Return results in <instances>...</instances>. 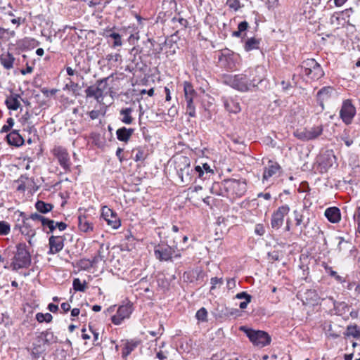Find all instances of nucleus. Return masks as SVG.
I'll return each instance as SVG.
<instances>
[{"instance_id": "nucleus-1", "label": "nucleus", "mask_w": 360, "mask_h": 360, "mask_svg": "<svg viewBox=\"0 0 360 360\" xmlns=\"http://www.w3.org/2000/svg\"><path fill=\"white\" fill-rule=\"evenodd\" d=\"M15 251L9 263V268L13 271L28 269L31 265V254L25 243H19L15 246Z\"/></svg>"}, {"instance_id": "nucleus-2", "label": "nucleus", "mask_w": 360, "mask_h": 360, "mask_svg": "<svg viewBox=\"0 0 360 360\" xmlns=\"http://www.w3.org/2000/svg\"><path fill=\"white\" fill-rule=\"evenodd\" d=\"M188 246H179L174 240V244L170 246L166 243H159L154 247V255L160 262L171 261L172 257L180 258L181 252L186 250Z\"/></svg>"}, {"instance_id": "nucleus-3", "label": "nucleus", "mask_w": 360, "mask_h": 360, "mask_svg": "<svg viewBox=\"0 0 360 360\" xmlns=\"http://www.w3.org/2000/svg\"><path fill=\"white\" fill-rule=\"evenodd\" d=\"M191 159L184 155L174 157V166L181 182L186 184H191L195 179L194 169L191 165Z\"/></svg>"}, {"instance_id": "nucleus-4", "label": "nucleus", "mask_w": 360, "mask_h": 360, "mask_svg": "<svg viewBox=\"0 0 360 360\" xmlns=\"http://www.w3.org/2000/svg\"><path fill=\"white\" fill-rule=\"evenodd\" d=\"M263 80L262 76H255L252 81H250L245 74L228 75L225 77V83L240 91H247L250 86H255L256 84Z\"/></svg>"}, {"instance_id": "nucleus-5", "label": "nucleus", "mask_w": 360, "mask_h": 360, "mask_svg": "<svg viewBox=\"0 0 360 360\" xmlns=\"http://www.w3.org/2000/svg\"><path fill=\"white\" fill-rule=\"evenodd\" d=\"M224 188L226 197L231 200H235L237 198L243 197L247 191V182L244 179H224Z\"/></svg>"}, {"instance_id": "nucleus-6", "label": "nucleus", "mask_w": 360, "mask_h": 360, "mask_svg": "<svg viewBox=\"0 0 360 360\" xmlns=\"http://www.w3.org/2000/svg\"><path fill=\"white\" fill-rule=\"evenodd\" d=\"M107 79L97 80L94 85L89 86L84 91L86 98H94L98 104L104 105L103 100L107 95Z\"/></svg>"}, {"instance_id": "nucleus-7", "label": "nucleus", "mask_w": 360, "mask_h": 360, "mask_svg": "<svg viewBox=\"0 0 360 360\" xmlns=\"http://www.w3.org/2000/svg\"><path fill=\"white\" fill-rule=\"evenodd\" d=\"M240 60V56L228 49L222 50L218 56L219 65L227 70H236Z\"/></svg>"}, {"instance_id": "nucleus-8", "label": "nucleus", "mask_w": 360, "mask_h": 360, "mask_svg": "<svg viewBox=\"0 0 360 360\" xmlns=\"http://www.w3.org/2000/svg\"><path fill=\"white\" fill-rule=\"evenodd\" d=\"M240 330L243 331L248 337L250 341L258 347H264L271 342V337L269 334L262 330H255L245 327H240Z\"/></svg>"}, {"instance_id": "nucleus-9", "label": "nucleus", "mask_w": 360, "mask_h": 360, "mask_svg": "<svg viewBox=\"0 0 360 360\" xmlns=\"http://www.w3.org/2000/svg\"><path fill=\"white\" fill-rule=\"evenodd\" d=\"M300 68L302 74L313 80H317L324 75L321 65L313 58L304 60Z\"/></svg>"}, {"instance_id": "nucleus-10", "label": "nucleus", "mask_w": 360, "mask_h": 360, "mask_svg": "<svg viewBox=\"0 0 360 360\" xmlns=\"http://www.w3.org/2000/svg\"><path fill=\"white\" fill-rule=\"evenodd\" d=\"M51 153L65 173L71 171L72 162L69 153L65 148L61 146H55Z\"/></svg>"}, {"instance_id": "nucleus-11", "label": "nucleus", "mask_w": 360, "mask_h": 360, "mask_svg": "<svg viewBox=\"0 0 360 360\" xmlns=\"http://www.w3.org/2000/svg\"><path fill=\"white\" fill-rule=\"evenodd\" d=\"M354 10L352 7L346 8L343 11L335 12L330 18L332 25H336L341 27L352 26L350 22L351 15L354 13Z\"/></svg>"}, {"instance_id": "nucleus-12", "label": "nucleus", "mask_w": 360, "mask_h": 360, "mask_svg": "<svg viewBox=\"0 0 360 360\" xmlns=\"http://www.w3.org/2000/svg\"><path fill=\"white\" fill-rule=\"evenodd\" d=\"M356 114V107L351 99H346L342 101L341 108L340 110V117L346 124H352Z\"/></svg>"}, {"instance_id": "nucleus-13", "label": "nucleus", "mask_w": 360, "mask_h": 360, "mask_svg": "<svg viewBox=\"0 0 360 360\" xmlns=\"http://www.w3.org/2000/svg\"><path fill=\"white\" fill-rule=\"evenodd\" d=\"M134 311L133 304L130 302L120 305L116 314L111 317V321L114 325H120L125 319H129Z\"/></svg>"}, {"instance_id": "nucleus-14", "label": "nucleus", "mask_w": 360, "mask_h": 360, "mask_svg": "<svg viewBox=\"0 0 360 360\" xmlns=\"http://www.w3.org/2000/svg\"><path fill=\"white\" fill-rule=\"evenodd\" d=\"M101 217L107 224L113 229H117L121 226V219L117 212L106 205L101 207Z\"/></svg>"}, {"instance_id": "nucleus-15", "label": "nucleus", "mask_w": 360, "mask_h": 360, "mask_svg": "<svg viewBox=\"0 0 360 360\" xmlns=\"http://www.w3.org/2000/svg\"><path fill=\"white\" fill-rule=\"evenodd\" d=\"M282 172V167L278 162L274 160H269L263 169L262 181H268L271 178L278 177Z\"/></svg>"}, {"instance_id": "nucleus-16", "label": "nucleus", "mask_w": 360, "mask_h": 360, "mask_svg": "<svg viewBox=\"0 0 360 360\" xmlns=\"http://www.w3.org/2000/svg\"><path fill=\"white\" fill-rule=\"evenodd\" d=\"M290 207L288 205H283L278 207L272 214L271 219V226L274 229H280L284 221V217L290 212Z\"/></svg>"}, {"instance_id": "nucleus-17", "label": "nucleus", "mask_w": 360, "mask_h": 360, "mask_svg": "<svg viewBox=\"0 0 360 360\" xmlns=\"http://www.w3.org/2000/svg\"><path fill=\"white\" fill-rule=\"evenodd\" d=\"M19 215L22 218V224L20 227L21 234L27 238V242L30 245H32V238L36 235V230L28 221L29 218L23 212H19Z\"/></svg>"}, {"instance_id": "nucleus-18", "label": "nucleus", "mask_w": 360, "mask_h": 360, "mask_svg": "<svg viewBox=\"0 0 360 360\" xmlns=\"http://www.w3.org/2000/svg\"><path fill=\"white\" fill-rule=\"evenodd\" d=\"M323 133L322 126L305 129L303 131L295 134V136L302 141H309L318 138Z\"/></svg>"}, {"instance_id": "nucleus-19", "label": "nucleus", "mask_w": 360, "mask_h": 360, "mask_svg": "<svg viewBox=\"0 0 360 360\" xmlns=\"http://www.w3.org/2000/svg\"><path fill=\"white\" fill-rule=\"evenodd\" d=\"M221 102L226 110L229 113L237 114L241 110L239 99L236 96H223Z\"/></svg>"}, {"instance_id": "nucleus-20", "label": "nucleus", "mask_w": 360, "mask_h": 360, "mask_svg": "<svg viewBox=\"0 0 360 360\" xmlns=\"http://www.w3.org/2000/svg\"><path fill=\"white\" fill-rule=\"evenodd\" d=\"M65 238L60 236H51L49 238V255H55L60 252L64 247Z\"/></svg>"}, {"instance_id": "nucleus-21", "label": "nucleus", "mask_w": 360, "mask_h": 360, "mask_svg": "<svg viewBox=\"0 0 360 360\" xmlns=\"http://www.w3.org/2000/svg\"><path fill=\"white\" fill-rule=\"evenodd\" d=\"M18 184L17 190L21 192L30 191L34 189L35 186L34 179L26 176H21L18 180Z\"/></svg>"}, {"instance_id": "nucleus-22", "label": "nucleus", "mask_w": 360, "mask_h": 360, "mask_svg": "<svg viewBox=\"0 0 360 360\" xmlns=\"http://www.w3.org/2000/svg\"><path fill=\"white\" fill-rule=\"evenodd\" d=\"M15 57L9 51H4L0 55V64L7 70L13 68Z\"/></svg>"}, {"instance_id": "nucleus-23", "label": "nucleus", "mask_w": 360, "mask_h": 360, "mask_svg": "<svg viewBox=\"0 0 360 360\" xmlns=\"http://www.w3.org/2000/svg\"><path fill=\"white\" fill-rule=\"evenodd\" d=\"M94 224L90 221L86 215H79L78 217V228L84 233H90L94 231Z\"/></svg>"}, {"instance_id": "nucleus-24", "label": "nucleus", "mask_w": 360, "mask_h": 360, "mask_svg": "<svg viewBox=\"0 0 360 360\" xmlns=\"http://www.w3.org/2000/svg\"><path fill=\"white\" fill-rule=\"evenodd\" d=\"M134 132V129L122 127L116 131L117 139L120 141L127 143Z\"/></svg>"}, {"instance_id": "nucleus-25", "label": "nucleus", "mask_w": 360, "mask_h": 360, "mask_svg": "<svg viewBox=\"0 0 360 360\" xmlns=\"http://www.w3.org/2000/svg\"><path fill=\"white\" fill-rule=\"evenodd\" d=\"M325 216L331 223H338L341 219L340 211L336 207L327 208L325 211Z\"/></svg>"}, {"instance_id": "nucleus-26", "label": "nucleus", "mask_w": 360, "mask_h": 360, "mask_svg": "<svg viewBox=\"0 0 360 360\" xmlns=\"http://www.w3.org/2000/svg\"><path fill=\"white\" fill-rule=\"evenodd\" d=\"M20 96L16 94H11L7 96L5 104L9 110H16L20 106Z\"/></svg>"}, {"instance_id": "nucleus-27", "label": "nucleus", "mask_w": 360, "mask_h": 360, "mask_svg": "<svg viewBox=\"0 0 360 360\" xmlns=\"http://www.w3.org/2000/svg\"><path fill=\"white\" fill-rule=\"evenodd\" d=\"M213 174L214 171L210 168V166L207 163L202 164V166L197 165L194 167V175L196 174L197 177L205 179L207 176L205 174Z\"/></svg>"}, {"instance_id": "nucleus-28", "label": "nucleus", "mask_w": 360, "mask_h": 360, "mask_svg": "<svg viewBox=\"0 0 360 360\" xmlns=\"http://www.w3.org/2000/svg\"><path fill=\"white\" fill-rule=\"evenodd\" d=\"M7 141L10 145L20 146L24 143V139L16 131L13 130L6 136Z\"/></svg>"}, {"instance_id": "nucleus-29", "label": "nucleus", "mask_w": 360, "mask_h": 360, "mask_svg": "<svg viewBox=\"0 0 360 360\" xmlns=\"http://www.w3.org/2000/svg\"><path fill=\"white\" fill-rule=\"evenodd\" d=\"M132 112L133 109L131 108H122L120 110V121L125 124H131L134 121Z\"/></svg>"}, {"instance_id": "nucleus-30", "label": "nucleus", "mask_w": 360, "mask_h": 360, "mask_svg": "<svg viewBox=\"0 0 360 360\" xmlns=\"http://www.w3.org/2000/svg\"><path fill=\"white\" fill-rule=\"evenodd\" d=\"M113 28H106L104 30V33L103 36L105 37H110L113 39V43L112 44V47L115 48L117 46H121L122 44L121 35L118 33H115L112 32Z\"/></svg>"}, {"instance_id": "nucleus-31", "label": "nucleus", "mask_w": 360, "mask_h": 360, "mask_svg": "<svg viewBox=\"0 0 360 360\" xmlns=\"http://www.w3.org/2000/svg\"><path fill=\"white\" fill-rule=\"evenodd\" d=\"M184 92L185 101H193V99L197 96V92L189 82H184Z\"/></svg>"}, {"instance_id": "nucleus-32", "label": "nucleus", "mask_w": 360, "mask_h": 360, "mask_svg": "<svg viewBox=\"0 0 360 360\" xmlns=\"http://www.w3.org/2000/svg\"><path fill=\"white\" fill-rule=\"evenodd\" d=\"M34 207L38 212L44 214L51 212L53 209L54 206L51 203H48L43 200H38L35 202Z\"/></svg>"}, {"instance_id": "nucleus-33", "label": "nucleus", "mask_w": 360, "mask_h": 360, "mask_svg": "<svg viewBox=\"0 0 360 360\" xmlns=\"http://www.w3.org/2000/svg\"><path fill=\"white\" fill-rule=\"evenodd\" d=\"M210 192L217 195L226 197V192L224 188V180L221 182H214L210 188Z\"/></svg>"}, {"instance_id": "nucleus-34", "label": "nucleus", "mask_w": 360, "mask_h": 360, "mask_svg": "<svg viewBox=\"0 0 360 360\" xmlns=\"http://www.w3.org/2000/svg\"><path fill=\"white\" fill-rule=\"evenodd\" d=\"M334 92V88L332 86H324L321 88L317 93V96L321 101H326L330 98Z\"/></svg>"}, {"instance_id": "nucleus-35", "label": "nucleus", "mask_w": 360, "mask_h": 360, "mask_svg": "<svg viewBox=\"0 0 360 360\" xmlns=\"http://www.w3.org/2000/svg\"><path fill=\"white\" fill-rule=\"evenodd\" d=\"M15 36L14 30H10L0 27V44L8 41L11 38Z\"/></svg>"}, {"instance_id": "nucleus-36", "label": "nucleus", "mask_w": 360, "mask_h": 360, "mask_svg": "<svg viewBox=\"0 0 360 360\" xmlns=\"http://www.w3.org/2000/svg\"><path fill=\"white\" fill-rule=\"evenodd\" d=\"M305 299L307 302L314 304H317L320 300V297L315 290H307L305 292Z\"/></svg>"}, {"instance_id": "nucleus-37", "label": "nucleus", "mask_w": 360, "mask_h": 360, "mask_svg": "<svg viewBox=\"0 0 360 360\" xmlns=\"http://www.w3.org/2000/svg\"><path fill=\"white\" fill-rule=\"evenodd\" d=\"M259 45V40L252 37L250 39H248V40L245 41L244 45V49L246 51H250L254 49H258Z\"/></svg>"}, {"instance_id": "nucleus-38", "label": "nucleus", "mask_w": 360, "mask_h": 360, "mask_svg": "<svg viewBox=\"0 0 360 360\" xmlns=\"http://www.w3.org/2000/svg\"><path fill=\"white\" fill-rule=\"evenodd\" d=\"M42 230L46 233H52L56 230L55 221L46 218L41 224Z\"/></svg>"}, {"instance_id": "nucleus-39", "label": "nucleus", "mask_w": 360, "mask_h": 360, "mask_svg": "<svg viewBox=\"0 0 360 360\" xmlns=\"http://www.w3.org/2000/svg\"><path fill=\"white\" fill-rule=\"evenodd\" d=\"M345 335L346 336H352L355 338H360V329L356 324L349 325L347 327V330Z\"/></svg>"}, {"instance_id": "nucleus-40", "label": "nucleus", "mask_w": 360, "mask_h": 360, "mask_svg": "<svg viewBox=\"0 0 360 360\" xmlns=\"http://www.w3.org/2000/svg\"><path fill=\"white\" fill-rule=\"evenodd\" d=\"M137 347V344L133 342H127L122 349V356L127 358Z\"/></svg>"}, {"instance_id": "nucleus-41", "label": "nucleus", "mask_w": 360, "mask_h": 360, "mask_svg": "<svg viewBox=\"0 0 360 360\" xmlns=\"http://www.w3.org/2000/svg\"><path fill=\"white\" fill-rule=\"evenodd\" d=\"M135 151L136 153L134 158V160L136 162L143 161L146 159L148 154H147L146 150L143 147L139 146V147L136 148L135 149L133 150V152H135Z\"/></svg>"}, {"instance_id": "nucleus-42", "label": "nucleus", "mask_w": 360, "mask_h": 360, "mask_svg": "<svg viewBox=\"0 0 360 360\" xmlns=\"http://www.w3.org/2000/svg\"><path fill=\"white\" fill-rule=\"evenodd\" d=\"M322 266L324 267L326 271L331 276L333 277L338 282L343 283L345 279L339 276L338 273L333 270L332 267L329 266L326 263L323 262Z\"/></svg>"}, {"instance_id": "nucleus-43", "label": "nucleus", "mask_w": 360, "mask_h": 360, "mask_svg": "<svg viewBox=\"0 0 360 360\" xmlns=\"http://www.w3.org/2000/svg\"><path fill=\"white\" fill-rule=\"evenodd\" d=\"M41 337L43 338L44 342L50 345L56 342V337L54 336L53 333L50 330H46L41 333Z\"/></svg>"}, {"instance_id": "nucleus-44", "label": "nucleus", "mask_w": 360, "mask_h": 360, "mask_svg": "<svg viewBox=\"0 0 360 360\" xmlns=\"http://www.w3.org/2000/svg\"><path fill=\"white\" fill-rule=\"evenodd\" d=\"M72 287L75 291L84 292L87 288L86 282H82L78 278H74Z\"/></svg>"}, {"instance_id": "nucleus-45", "label": "nucleus", "mask_w": 360, "mask_h": 360, "mask_svg": "<svg viewBox=\"0 0 360 360\" xmlns=\"http://www.w3.org/2000/svg\"><path fill=\"white\" fill-rule=\"evenodd\" d=\"M20 49H25L27 48L30 45H36V40L30 38H24L22 39H20L17 41L16 44Z\"/></svg>"}, {"instance_id": "nucleus-46", "label": "nucleus", "mask_w": 360, "mask_h": 360, "mask_svg": "<svg viewBox=\"0 0 360 360\" xmlns=\"http://www.w3.org/2000/svg\"><path fill=\"white\" fill-rule=\"evenodd\" d=\"M35 319L39 323H51L52 321L53 316L49 313L43 314L39 312L36 314Z\"/></svg>"}, {"instance_id": "nucleus-47", "label": "nucleus", "mask_w": 360, "mask_h": 360, "mask_svg": "<svg viewBox=\"0 0 360 360\" xmlns=\"http://www.w3.org/2000/svg\"><path fill=\"white\" fill-rule=\"evenodd\" d=\"M186 103V114L191 117H195L196 116L195 107L193 103V101H185Z\"/></svg>"}, {"instance_id": "nucleus-48", "label": "nucleus", "mask_w": 360, "mask_h": 360, "mask_svg": "<svg viewBox=\"0 0 360 360\" xmlns=\"http://www.w3.org/2000/svg\"><path fill=\"white\" fill-rule=\"evenodd\" d=\"M11 233V225L6 221H0V236H5Z\"/></svg>"}, {"instance_id": "nucleus-49", "label": "nucleus", "mask_w": 360, "mask_h": 360, "mask_svg": "<svg viewBox=\"0 0 360 360\" xmlns=\"http://www.w3.org/2000/svg\"><path fill=\"white\" fill-rule=\"evenodd\" d=\"M224 281L222 278H218V277H212L210 279V292H212L214 290H215L217 287V285L220 286L223 284Z\"/></svg>"}, {"instance_id": "nucleus-50", "label": "nucleus", "mask_w": 360, "mask_h": 360, "mask_svg": "<svg viewBox=\"0 0 360 360\" xmlns=\"http://www.w3.org/2000/svg\"><path fill=\"white\" fill-rule=\"evenodd\" d=\"M195 317L198 320L201 321H207V311L205 308L202 307L196 312Z\"/></svg>"}, {"instance_id": "nucleus-51", "label": "nucleus", "mask_w": 360, "mask_h": 360, "mask_svg": "<svg viewBox=\"0 0 360 360\" xmlns=\"http://www.w3.org/2000/svg\"><path fill=\"white\" fill-rule=\"evenodd\" d=\"M13 124H14V120L12 117L8 118L7 121H6V124L2 127L0 132L1 133H6V132L9 131L11 129V128L13 127Z\"/></svg>"}, {"instance_id": "nucleus-52", "label": "nucleus", "mask_w": 360, "mask_h": 360, "mask_svg": "<svg viewBox=\"0 0 360 360\" xmlns=\"http://www.w3.org/2000/svg\"><path fill=\"white\" fill-rule=\"evenodd\" d=\"M226 5L235 11L241 8V4L239 0H227Z\"/></svg>"}, {"instance_id": "nucleus-53", "label": "nucleus", "mask_w": 360, "mask_h": 360, "mask_svg": "<svg viewBox=\"0 0 360 360\" xmlns=\"http://www.w3.org/2000/svg\"><path fill=\"white\" fill-rule=\"evenodd\" d=\"M79 266L83 269H88L93 267L92 262L89 259H82L79 262Z\"/></svg>"}, {"instance_id": "nucleus-54", "label": "nucleus", "mask_w": 360, "mask_h": 360, "mask_svg": "<svg viewBox=\"0 0 360 360\" xmlns=\"http://www.w3.org/2000/svg\"><path fill=\"white\" fill-rule=\"evenodd\" d=\"M354 220L356 224V231L360 233V207H357L354 214Z\"/></svg>"}, {"instance_id": "nucleus-55", "label": "nucleus", "mask_w": 360, "mask_h": 360, "mask_svg": "<svg viewBox=\"0 0 360 360\" xmlns=\"http://www.w3.org/2000/svg\"><path fill=\"white\" fill-rule=\"evenodd\" d=\"M89 115L91 118V120H94L96 119H98L101 115H104L105 111H102L101 110H93L90 112H89Z\"/></svg>"}, {"instance_id": "nucleus-56", "label": "nucleus", "mask_w": 360, "mask_h": 360, "mask_svg": "<svg viewBox=\"0 0 360 360\" xmlns=\"http://www.w3.org/2000/svg\"><path fill=\"white\" fill-rule=\"evenodd\" d=\"M29 218V219H32L33 221H40L41 224H42L43 221H44V219H46L45 217H44L41 214H40L39 212L37 213V212H35V213H32L29 217H27Z\"/></svg>"}, {"instance_id": "nucleus-57", "label": "nucleus", "mask_w": 360, "mask_h": 360, "mask_svg": "<svg viewBox=\"0 0 360 360\" xmlns=\"http://www.w3.org/2000/svg\"><path fill=\"white\" fill-rule=\"evenodd\" d=\"M295 215V225L297 226H300L303 223L304 220V216L302 213L298 212L297 210H295L293 212Z\"/></svg>"}, {"instance_id": "nucleus-58", "label": "nucleus", "mask_w": 360, "mask_h": 360, "mask_svg": "<svg viewBox=\"0 0 360 360\" xmlns=\"http://www.w3.org/2000/svg\"><path fill=\"white\" fill-rule=\"evenodd\" d=\"M266 232L265 228L263 224H257L255 227V233L257 236H262Z\"/></svg>"}, {"instance_id": "nucleus-59", "label": "nucleus", "mask_w": 360, "mask_h": 360, "mask_svg": "<svg viewBox=\"0 0 360 360\" xmlns=\"http://www.w3.org/2000/svg\"><path fill=\"white\" fill-rule=\"evenodd\" d=\"M236 298L239 299V300H248V302H251V300H252L251 295H249L248 293H247L246 292H241L238 293L236 295Z\"/></svg>"}, {"instance_id": "nucleus-60", "label": "nucleus", "mask_w": 360, "mask_h": 360, "mask_svg": "<svg viewBox=\"0 0 360 360\" xmlns=\"http://www.w3.org/2000/svg\"><path fill=\"white\" fill-rule=\"evenodd\" d=\"M70 79V82L66 84L65 89L72 90V91H75L77 89V88L78 87V84L72 81L71 79Z\"/></svg>"}, {"instance_id": "nucleus-61", "label": "nucleus", "mask_w": 360, "mask_h": 360, "mask_svg": "<svg viewBox=\"0 0 360 360\" xmlns=\"http://www.w3.org/2000/svg\"><path fill=\"white\" fill-rule=\"evenodd\" d=\"M266 5L268 9H273L278 5V0H266Z\"/></svg>"}, {"instance_id": "nucleus-62", "label": "nucleus", "mask_w": 360, "mask_h": 360, "mask_svg": "<svg viewBox=\"0 0 360 360\" xmlns=\"http://www.w3.org/2000/svg\"><path fill=\"white\" fill-rule=\"evenodd\" d=\"M248 27V23L246 21L240 22L238 25V29L241 32H245Z\"/></svg>"}, {"instance_id": "nucleus-63", "label": "nucleus", "mask_w": 360, "mask_h": 360, "mask_svg": "<svg viewBox=\"0 0 360 360\" xmlns=\"http://www.w3.org/2000/svg\"><path fill=\"white\" fill-rule=\"evenodd\" d=\"M33 67L30 66L28 63H27L26 68L20 70V73L23 75H25L27 74L32 73L33 72Z\"/></svg>"}, {"instance_id": "nucleus-64", "label": "nucleus", "mask_w": 360, "mask_h": 360, "mask_svg": "<svg viewBox=\"0 0 360 360\" xmlns=\"http://www.w3.org/2000/svg\"><path fill=\"white\" fill-rule=\"evenodd\" d=\"M55 226H56V229L58 228L60 231L66 229V228L68 226V225L65 222H63V221H60V222L55 221Z\"/></svg>"}]
</instances>
